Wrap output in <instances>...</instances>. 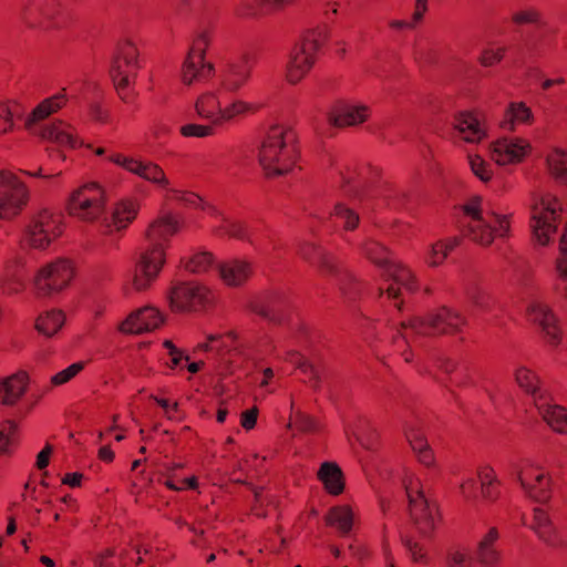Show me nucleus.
<instances>
[{"instance_id": "obj_1", "label": "nucleus", "mask_w": 567, "mask_h": 567, "mask_svg": "<svg viewBox=\"0 0 567 567\" xmlns=\"http://www.w3.org/2000/svg\"><path fill=\"white\" fill-rule=\"evenodd\" d=\"M179 229L178 219L171 213H163L148 226V247L135 266L132 289L143 291L157 278L165 261V244Z\"/></svg>"}, {"instance_id": "obj_2", "label": "nucleus", "mask_w": 567, "mask_h": 567, "mask_svg": "<svg viewBox=\"0 0 567 567\" xmlns=\"http://www.w3.org/2000/svg\"><path fill=\"white\" fill-rule=\"evenodd\" d=\"M561 210L558 200L549 193L534 192L530 202V229L539 245H547L553 235L559 234V257L557 271L567 280V223L558 230L557 221Z\"/></svg>"}, {"instance_id": "obj_3", "label": "nucleus", "mask_w": 567, "mask_h": 567, "mask_svg": "<svg viewBox=\"0 0 567 567\" xmlns=\"http://www.w3.org/2000/svg\"><path fill=\"white\" fill-rule=\"evenodd\" d=\"M295 132L284 125H272L258 150V161L268 176L289 173L297 159Z\"/></svg>"}, {"instance_id": "obj_4", "label": "nucleus", "mask_w": 567, "mask_h": 567, "mask_svg": "<svg viewBox=\"0 0 567 567\" xmlns=\"http://www.w3.org/2000/svg\"><path fill=\"white\" fill-rule=\"evenodd\" d=\"M457 226L464 236L484 246L491 245L495 235L505 237L509 230L507 217L485 209L478 197L462 206Z\"/></svg>"}, {"instance_id": "obj_5", "label": "nucleus", "mask_w": 567, "mask_h": 567, "mask_svg": "<svg viewBox=\"0 0 567 567\" xmlns=\"http://www.w3.org/2000/svg\"><path fill=\"white\" fill-rule=\"evenodd\" d=\"M64 91L65 89L39 103L27 118L25 126L33 134L53 142L59 146H69L74 148L78 145V140L74 134V128L70 124L63 121H58L51 124H40V122L49 117L51 114L56 113L65 105L66 96Z\"/></svg>"}, {"instance_id": "obj_6", "label": "nucleus", "mask_w": 567, "mask_h": 567, "mask_svg": "<svg viewBox=\"0 0 567 567\" xmlns=\"http://www.w3.org/2000/svg\"><path fill=\"white\" fill-rule=\"evenodd\" d=\"M326 37L323 28L309 29L292 47L285 66L286 80L290 84L299 83L312 69Z\"/></svg>"}, {"instance_id": "obj_7", "label": "nucleus", "mask_w": 567, "mask_h": 567, "mask_svg": "<svg viewBox=\"0 0 567 567\" xmlns=\"http://www.w3.org/2000/svg\"><path fill=\"white\" fill-rule=\"evenodd\" d=\"M401 487L415 528L421 535L429 536L437 522L435 504L425 497L419 477L410 470H404Z\"/></svg>"}, {"instance_id": "obj_8", "label": "nucleus", "mask_w": 567, "mask_h": 567, "mask_svg": "<svg viewBox=\"0 0 567 567\" xmlns=\"http://www.w3.org/2000/svg\"><path fill=\"white\" fill-rule=\"evenodd\" d=\"M106 194L96 183H87L74 190L69 200L72 216L89 223H97L101 231V219L105 213Z\"/></svg>"}, {"instance_id": "obj_9", "label": "nucleus", "mask_w": 567, "mask_h": 567, "mask_svg": "<svg viewBox=\"0 0 567 567\" xmlns=\"http://www.w3.org/2000/svg\"><path fill=\"white\" fill-rule=\"evenodd\" d=\"M29 200V189L13 173L0 172V219L11 220L24 209Z\"/></svg>"}, {"instance_id": "obj_10", "label": "nucleus", "mask_w": 567, "mask_h": 567, "mask_svg": "<svg viewBox=\"0 0 567 567\" xmlns=\"http://www.w3.org/2000/svg\"><path fill=\"white\" fill-rule=\"evenodd\" d=\"M466 324L465 317L458 311L442 307L437 311L431 312L425 319H415L401 322L403 329H411L417 333L441 334L460 331L461 327Z\"/></svg>"}, {"instance_id": "obj_11", "label": "nucleus", "mask_w": 567, "mask_h": 567, "mask_svg": "<svg viewBox=\"0 0 567 567\" xmlns=\"http://www.w3.org/2000/svg\"><path fill=\"white\" fill-rule=\"evenodd\" d=\"M61 234V215L43 209L32 218L24 231L23 240L31 248L45 249Z\"/></svg>"}, {"instance_id": "obj_12", "label": "nucleus", "mask_w": 567, "mask_h": 567, "mask_svg": "<svg viewBox=\"0 0 567 567\" xmlns=\"http://www.w3.org/2000/svg\"><path fill=\"white\" fill-rule=\"evenodd\" d=\"M73 277V268L68 260L56 259L39 268L33 286L40 296H51L62 291Z\"/></svg>"}, {"instance_id": "obj_13", "label": "nucleus", "mask_w": 567, "mask_h": 567, "mask_svg": "<svg viewBox=\"0 0 567 567\" xmlns=\"http://www.w3.org/2000/svg\"><path fill=\"white\" fill-rule=\"evenodd\" d=\"M137 56L138 52L135 45L132 42L126 41L118 47L117 54L112 63L111 75L118 94L124 102L130 101L125 90L135 79L140 68Z\"/></svg>"}, {"instance_id": "obj_14", "label": "nucleus", "mask_w": 567, "mask_h": 567, "mask_svg": "<svg viewBox=\"0 0 567 567\" xmlns=\"http://www.w3.org/2000/svg\"><path fill=\"white\" fill-rule=\"evenodd\" d=\"M214 301V293L197 282H183L174 286L169 293L171 307L175 311H198Z\"/></svg>"}, {"instance_id": "obj_15", "label": "nucleus", "mask_w": 567, "mask_h": 567, "mask_svg": "<svg viewBox=\"0 0 567 567\" xmlns=\"http://www.w3.org/2000/svg\"><path fill=\"white\" fill-rule=\"evenodd\" d=\"M209 43V35L203 31L195 39L182 68V81L186 85L209 79L214 74V65L205 63L204 54Z\"/></svg>"}, {"instance_id": "obj_16", "label": "nucleus", "mask_w": 567, "mask_h": 567, "mask_svg": "<svg viewBox=\"0 0 567 567\" xmlns=\"http://www.w3.org/2000/svg\"><path fill=\"white\" fill-rule=\"evenodd\" d=\"M508 475L517 481L524 493L539 502H547L550 497L549 493V478L543 472L535 473V468L532 464L522 468L517 463H509L507 467Z\"/></svg>"}, {"instance_id": "obj_17", "label": "nucleus", "mask_w": 567, "mask_h": 567, "mask_svg": "<svg viewBox=\"0 0 567 567\" xmlns=\"http://www.w3.org/2000/svg\"><path fill=\"white\" fill-rule=\"evenodd\" d=\"M141 202L135 197H124L116 200L101 219V234L111 235L113 231L126 229L136 218Z\"/></svg>"}, {"instance_id": "obj_18", "label": "nucleus", "mask_w": 567, "mask_h": 567, "mask_svg": "<svg viewBox=\"0 0 567 567\" xmlns=\"http://www.w3.org/2000/svg\"><path fill=\"white\" fill-rule=\"evenodd\" d=\"M498 538V532L495 527L484 535L477 545V560L483 567H493L498 559V553L494 546ZM449 567H476L473 558H467L464 554L454 551L447 557Z\"/></svg>"}, {"instance_id": "obj_19", "label": "nucleus", "mask_w": 567, "mask_h": 567, "mask_svg": "<svg viewBox=\"0 0 567 567\" xmlns=\"http://www.w3.org/2000/svg\"><path fill=\"white\" fill-rule=\"evenodd\" d=\"M252 62L248 55L226 61L219 69L221 89L228 93L238 92L250 79Z\"/></svg>"}, {"instance_id": "obj_20", "label": "nucleus", "mask_w": 567, "mask_h": 567, "mask_svg": "<svg viewBox=\"0 0 567 567\" xmlns=\"http://www.w3.org/2000/svg\"><path fill=\"white\" fill-rule=\"evenodd\" d=\"M370 115L369 107L357 104H342L327 115L328 128L317 127L322 136H331V127L343 128L348 126H357L365 122Z\"/></svg>"}, {"instance_id": "obj_21", "label": "nucleus", "mask_w": 567, "mask_h": 567, "mask_svg": "<svg viewBox=\"0 0 567 567\" xmlns=\"http://www.w3.org/2000/svg\"><path fill=\"white\" fill-rule=\"evenodd\" d=\"M403 434L417 462L427 468H433L435 466V456L425 439L421 420L416 417L405 420L403 423Z\"/></svg>"}, {"instance_id": "obj_22", "label": "nucleus", "mask_w": 567, "mask_h": 567, "mask_svg": "<svg viewBox=\"0 0 567 567\" xmlns=\"http://www.w3.org/2000/svg\"><path fill=\"white\" fill-rule=\"evenodd\" d=\"M532 146L527 140L516 136L498 138L492 145V158L499 165L520 163L530 152Z\"/></svg>"}, {"instance_id": "obj_23", "label": "nucleus", "mask_w": 567, "mask_h": 567, "mask_svg": "<svg viewBox=\"0 0 567 567\" xmlns=\"http://www.w3.org/2000/svg\"><path fill=\"white\" fill-rule=\"evenodd\" d=\"M109 159L130 173H133L162 188H168V179L166 178L164 171L157 164L152 162H142L118 153L112 154Z\"/></svg>"}, {"instance_id": "obj_24", "label": "nucleus", "mask_w": 567, "mask_h": 567, "mask_svg": "<svg viewBox=\"0 0 567 567\" xmlns=\"http://www.w3.org/2000/svg\"><path fill=\"white\" fill-rule=\"evenodd\" d=\"M527 316L537 323L545 333L548 342L556 344L559 341V328L551 310L539 299H533L527 306Z\"/></svg>"}, {"instance_id": "obj_25", "label": "nucleus", "mask_w": 567, "mask_h": 567, "mask_svg": "<svg viewBox=\"0 0 567 567\" xmlns=\"http://www.w3.org/2000/svg\"><path fill=\"white\" fill-rule=\"evenodd\" d=\"M163 323V317L153 307H144L132 312L121 324L124 333H143L157 329Z\"/></svg>"}, {"instance_id": "obj_26", "label": "nucleus", "mask_w": 567, "mask_h": 567, "mask_svg": "<svg viewBox=\"0 0 567 567\" xmlns=\"http://www.w3.org/2000/svg\"><path fill=\"white\" fill-rule=\"evenodd\" d=\"M392 307L402 310L408 296L415 288L411 271L401 262L392 259Z\"/></svg>"}, {"instance_id": "obj_27", "label": "nucleus", "mask_w": 567, "mask_h": 567, "mask_svg": "<svg viewBox=\"0 0 567 567\" xmlns=\"http://www.w3.org/2000/svg\"><path fill=\"white\" fill-rule=\"evenodd\" d=\"M219 277L228 287H240L251 276V264L243 259H229L218 265Z\"/></svg>"}, {"instance_id": "obj_28", "label": "nucleus", "mask_w": 567, "mask_h": 567, "mask_svg": "<svg viewBox=\"0 0 567 567\" xmlns=\"http://www.w3.org/2000/svg\"><path fill=\"white\" fill-rule=\"evenodd\" d=\"M532 528L538 537L551 548H563L566 542L561 538L547 513L542 508L534 509V524Z\"/></svg>"}, {"instance_id": "obj_29", "label": "nucleus", "mask_w": 567, "mask_h": 567, "mask_svg": "<svg viewBox=\"0 0 567 567\" xmlns=\"http://www.w3.org/2000/svg\"><path fill=\"white\" fill-rule=\"evenodd\" d=\"M539 414L544 421L557 433H567V410L558 404L551 403L545 395L536 399Z\"/></svg>"}, {"instance_id": "obj_30", "label": "nucleus", "mask_w": 567, "mask_h": 567, "mask_svg": "<svg viewBox=\"0 0 567 567\" xmlns=\"http://www.w3.org/2000/svg\"><path fill=\"white\" fill-rule=\"evenodd\" d=\"M29 383L28 375L19 372L0 380V403L14 405L24 394Z\"/></svg>"}, {"instance_id": "obj_31", "label": "nucleus", "mask_w": 567, "mask_h": 567, "mask_svg": "<svg viewBox=\"0 0 567 567\" xmlns=\"http://www.w3.org/2000/svg\"><path fill=\"white\" fill-rule=\"evenodd\" d=\"M454 134V138L467 143H476L484 137V131L477 118L468 112L461 113L455 117Z\"/></svg>"}, {"instance_id": "obj_32", "label": "nucleus", "mask_w": 567, "mask_h": 567, "mask_svg": "<svg viewBox=\"0 0 567 567\" xmlns=\"http://www.w3.org/2000/svg\"><path fill=\"white\" fill-rule=\"evenodd\" d=\"M300 0H246L240 8L237 9V14L244 17L282 11L297 6Z\"/></svg>"}, {"instance_id": "obj_33", "label": "nucleus", "mask_w": 567, "mask_h": 567, "mask_svg": "<svg viewBox=\"0 0 567 567\" xmlns=\"http://www.w3.org/2000/svg\"><path fill=\"white\" fill-rule=\"evenodd\" d=\"M326 522L329 526L334 527L340 535L347 536L354 528L355 514L350 505H337L329 509Z\"/></svg>"}, {"instance_id": "obj_34", "label": "nucleus", "mask_w": 567, "mask_h": 567, "mask_svg": "<svg viewBox=\"0 0 567 567\" xmlns=\"http://www.w3.org/2000/svg\"><path fill=\"white\" fill-rule=\"evenodd\" d=\"M197 115L213 125H221L223 107L216 92L203 93L195 103Z\"/></svg>"}, {"instance_id": "obj_35", "label": "nucleus", "mask_w": 567, "mask_h": 567, "mask_svg": "<svg viewBox=\"0 0 567 567\" xmlns=\"http://www.w3.org/2000/svg\"><path fill=\"white\" fill-rule=\"evenodd\" d=\"M318 480L331 495H340L344 489V476L334 462H323L318 471Z\"/></svg>"}, {"instance_id": "obj_36", "label": "nucleus", "mask_w": 567, "mask_h": 567, "mask_svg": "<svg viewBox=\"0 0 567 567\" xmlns=\"http://www.w3.org/2000/svg\"><path fill=\"white\" fill-rule=\"evenodd\" d=\"M533 121V112L523 102H512L501 122L504 130L515 131L517 126L529 124Z\"/></svg>"}, {"instance_id": "obj_37", "label": "nucleus", "mask_w": 567, "mask_h": 567, "mask_svg": "<svg viewBox=\"0 0 567 567\" xmlns=\"http://www.w3.org/2000/svg\"><path fill=\"white\" fill-rule=\"evenodd\" d=\"M65 315L61 310L51 309L40 313L35 320V329L44 337H53L63 327Z\"/></svg>"}, {"instance_id": "obj_38", "label": "nucleus", "mask_w": 567, "mask_h": 567, "mask_svg": "<svg viewBox=\"0 0 567 567\" xmlns=\"http://www.w3.org/2000/svg\"><path fill=\"white\" fill-rule=\"evenodd\" d=\"M199 347L204 350H216L218 352L228 350L241 353L240 348L243 344L238 341V336L234 331H230L225 336L209 334L207 342Z\"/></svg>"}, {"instance_id": "obj_39", "label": "nucleus", "mask_w": 567, "mask_h": 567, "mask_svg": "<svg viewBox=\"0 0 567 567\" xmlns=\"http://www.w3.org/2000/svg\"><path fill=\"white\" fill-rule=\"evenodd\" d=\"M547 167L551 176L563 184H567V151L555 147L546 158Z\"/></svg>"}, {"instance_id": "obj_40", "label": "nucleus", "mask_w": 567, "mask_h": 567, "mask_svg": "<svg viewBox=\"0 0 567 567\" xmlns=\"http://www.w3.org/2000/svg\"><path fill=\"white\" fill-rule=\"evenodd\" d=\"M515 380L519 388H522L527 394L532 395L534 403L536 399L544 396L543 390L538 385V379L536 374L525 367H519L515 371Z\"/></svg>"}, {"instance_id": "obj_41", "label": "nucleus", "mask_w": 567, "mask_h": 567, "mask_svg": "<svg viewBox=\"0 0 567 567\" xmlns=\"http://www.w3.org/2000/svg\"><path fill=\"white\" fill-rule=\"evenodd\" d=\"M259 106L243 99H234L228 105L223 107L221 124L234 121L237 117L256 113Z\"/></svg>"}, {"instance_id": "obj_42", "label": "nucleus", "mask_w": 567, "mask_h": 567, "mask_svg": "<svg viewBox=\"0 0 567 567\" xmlns=\"http://www.w3.org/2000/svg\"><path fill=\"white\" fill-rule=\"evenodd\" d=\"M461 243L458 237H450L437 240L430 248L427 259L431 266L442 265L450 251L457 247Z\"/></svg>"}, {"instance_id": "obj_43", "label": "nucleus", "mask_w": 567, "mask_h": 567, "mask_svg": "<svg viewBox=\"0 0 567 567\" xmlns=\"http://www.w3.org/2000/svg\"><path fill=\"white\" fill-rule=\"evenodd\" d=\"M367 258L381 271L388 272V256L386 247L377 240H369L363 247Z\"/></svg>"}, {"instance_id": "obj_44", "label": "nucleus", "mask_w": 567, "mask_h": 567, "mask_svg": "<svg viewBox=\"0 0 567 567\" xmlns=\"http://www.w3.org/2000/svg\"><path fill=\"white\" fill-rule=\"evenodd\" d=\"M331 217L340 221L346 230H354L360 220L359 214L355 212L354 207L343 202H339L334 205Z\"/></svg>"}, {"instance_id": "obj_45", "label": "nucleus", "mask_w": 567, "mask_h": 567, "mask_svg": "<svg viewBox=\"0 0 567 567\" xmlns=\"http://www.w3.org/2000/svg\"><path fill=\"white\" fill-rule=\"evenodd\" d=\"M288 427H295L300 432L310 433L317 430V422L312 416L300 410H296L293 402H291V416Z\"/></svg>"}, {"instance_id": "obj_46", "label": "nucleus", "mask_w": 567, "mask_h": 567, "mask_svg": "<svg viewBox=\"0 0 567 567\" xmlns=\"http://www.w3.org/2000/svg\"><path fill=\"white\" fill-rule=\"evenodd\" d=\"M219 231L230 237L252 243V238L249 230L247 229L246 225L241 221L224 219L223 224L219 226Z\"/></svg>"}, {"instance_id": "obj_47", "label": "nucleus", "mask_w": 567, "mask_h": 567, "mask_svg": "<svg viewBox=\"0 0 567 567\" xmlns=\"http://www.w3.org/2000/svg\"><path fill=\"white\" fill-rule=\"evenodd\" d=\"M468 312L476 316L480 311H485L489 307V298L486 293L478 290H470L467 292Z\"/></svg>"}, {"instance_id": "obj_48", "label": "nucleus", "mask_w": 567, "mask_h": 567, "mask_svg": "<svg viewBox=\"0 0 567 567\" xmlns=\"http://www.w3.org/2000/svg\"><path fill=\"white\" fill-rule=\"evenodd\" d=\"M426 10H427V0H416L414 11L412 14V20L411 21H405V20L393 21L392 20V29L393 28H396V29L414 28V25L423 19V16L426 12Z\"/></svg>"}, {"instance_id": "obj_49", "label": "nucleus", "mask_w": 567, "mask_h": 567, "mask_svg": "<svg viewBox=\"0 0 567 567\" xmlns=\"http://www.w3.org/2000/svg\"><path fill=\"white\" fill-rule=\"evenodd\" d=\"M289 360L310 378V380L313 382V386H318L320 382V371L317 367H315L298 353H292Z\"/></svg>"}, {"instance_id": "obj_50", "label": "nucleus", "mask_w": 567, "mask_h": 567, "mask_svg": "<svg viewBox=\"0 0 567 567\" xmlns=\"http://www.w3.org/2000/svg\"><path fill=\"white\" fill-rule=\"evenodd\" d=\"M168 193V197L171 199L181 202L187 206L192 207H199L202 203V198L190 192H185L175 187L171 186V183L168 182V188H164Z\"/></svg>"}, {"instance_id": "obj_51", "label": "nucleus", "mask_w": 567, "mask_h": 567, "mask_svg": "<svg viewBox=\"0 0 567 567\" xmlns=\"http://www.w3.org/2000/svg\"><path fill=\"white\" fill-rule=\"evenodd\" d=\"M213 260L209 252H198L185 264V268L190 272H203L212 266Z\"/></svg>"}, {"instance_id": "obj_52", "label": "nucleus", "mask_w": 567, "mask_h": 567, "mask_svg": "<svg viewBox=\"0 0 567 567\" xmlns=\"http://www.w3.org/2000/svg\"><path fill=\"white\" fill-rule=\"evenodd\" d=\"M84 365H85L84 362L72 363L66 369L52 375L51 383L53 385H62V384L68 383L84 369Z\"/></svg>"}, {"instance_id": "obj_53", "label": "nucleus", "mask_w": 567, "mask_h": 567, "mask_svg": "<svg viewBox=\"0 0 567 567\" xmlns=\"http://www.w3.org/2000/svg\"><path fill=\"white\" fill-rule=\"evenodd\" d=\"M468 163L473 174L482 182H488L492 178V171L488 164L477 155H468Z\"/></svg>"}, {"instance_id": "obj_54", "label": "nucleus", "mask_w": 567, "mask_h": 567, "mask_svg": "<svg viewBox=\"0 0 567 567\" xmlns=\"http://www.w3.org/2000/svg\"><path fill=\"white\" fill-rule=\"evenodd\" d=\"M214 126L213 124H186L181 127V134L186 137H207L214 134Z\"/></svg>"}, {"instance_id": "obj_55", "label": "nucleus", "mask_w": 567, "mask_h": 567, "mask_svg": "<svg viewBox=\"0 0 567 567\" xmlns=\"http://www.w3.org/2000/svg\"><path fill=\"white\" fill-rule=\"evenodd\" d=\"M505 52L506 47L486 48L480 56V62L483 66H492L503 60Z\"/></svg>"}, {"instance_id": "obj_56", "label": "nucleus", "mask_w": 567, "mask_h": 567, "mask_svg": "<svg viewBox=\"0 0 567 567\" xmlns=\"http://www.w3.org/2000/svg\"><path fill=\"white\" fill-rule=\"evenodd\" d=\"M16 432V424L8 421L0 427V453H6L8 446L13 442V434Z\"/></svg>"}, {"instance_id": "obj_57", "label": "nucleus", "mask_w": 567, "mask_h": 567, "mask_svg": "<svg viewBox=\"0 0 567 567\" xmlns=\"http://www.w3.org/2000/svg\"><path fill=\"white\" fill-rule=\"evenodd\" d=\"M300 255L302 256L303 259L308 260V261H311V262H315L316 259H318V261L323 266V267H330L329 266V261L327 259V257L324 256V254L313 247V246H307V247H303L301 250H300Z\"/></svg>"}, {"instance_id": "obj_58", "label": "nucleus", "mask_w": 567, "mask_h": 567, "mask_svg": "<svg viewBox=\"0 0 567 567\" xmlns=\"http://www.w3.org/2000/svg\"><path fill=\"white\" fill-rule=\"evenodd\" d=\"M12 127V111L7 104L0 102V134L7 133Z\"/></svg>"}, {"instance_id": "obj_59", "label": "nucleus", "mask_w": 567, "mask_h": 567, "mask_svg": "<svg viewBox=\"0 0 567 567\" xmlns=\"http://www.w3.org/2000/svg\"><path fill=\"white\" fill-rule=\"evenodd\" d=\"M461 494L466 501H474L477 498V483L474 478L468 477L461 483Z\"/></svg>"}, {"instance_id": "obj_60", "label": "nucleus", "mask_w": 567, "mask_h": 567, "mask_svg": "<svg viewBox=\"0 0 567 567\" xmlns=\"http://www.w3.org/2000/svg\"><path fill=\"white\" fill-rule=\"evenodd\" d=\"M539 19V13L534 9H526L519 12H516L513 16V21L517 24L525 23H537Z\"/></svg>"}, {"instance_id": "obj_61", "label": "nucleus", "mask_w": 567, "mask_h": 567, "mask_svg": "<svg viewBox=\"0 0 567 567\" xmlns=\"http://www.w3.org/2000/svg\"><path fill=\"white\" fill-rule=\"evenodd\" d=\"M402 542L414 561H422L424 554L416 542L409 536H402Z\"/></svg>"}, {"instance_id": "obj_62", "label": "nucleus", "mask_w": 567, "mask_h": 567, "mask_svg": "<svg viewBox=\"0 0 567 567\" xmlns=\"http://www.w3.org/2000/svg\"><path fill=\"white\" fill-rule=\"evenodd\" d=\"M258 410L257 408H252L250 410H246L241 414V426L246 430H251L257 421Z\"/></svg>"}, {"instance_id": "obj_63", "label": "nucleus", "mask_w": 567, "mask_h": 567, "mask_svg": "<svg viewBox=\"0 0 567 567\" xmlns=\"http://www.w3.org/2000/svg\"><path fill=\"white\" fill-rule=\"evenodd\" d=\"M90 116L96 122L105 123L109 115L99 104H92L90 106Z\"/></svg>"}, {"instance_id": "obj_64", "label": "nucleus", "mask_w": 567, "mask_h": 567, "mask_svg": "<svg viewBox=\"0 0 567 567\" xmlns=\"http://www.w3.org/2000/svg\"><path fill=\"white\" fill-rule=\"evenodd\" d=\"M478 477L482 484H495L497 483L494 470L492 467H484L478 472Z\"/></svg>"}]
</instances>
